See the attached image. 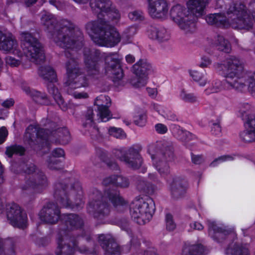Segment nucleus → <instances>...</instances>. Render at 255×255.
I'll list each match as a JSON object with an SVG mask.
<instances>
[{
    "label": "nucleus",
    "instance_id": "obj_1",
    "mask_svg": "<svg viewBox=\"0 0 255 255\" xmlns=\"http://www.w3.org/2000/svg\"><path fill=\"white\" fill-rule=\"evenodd\" d=\"M109 0H91V6L98 14L97 21L89 22L86 29L93 41L97 44L107 47H113L122 39L123 41H129L137 29L135 26L127 29L121 37L114 28L108 27L107 22L117 24L121 18L119 11L112 7Z\"/></svg>",
    "mask_w": 255,
    "mask_h": 255
},
{
    "label": "nucleus",
    "instance_id": "obj_2",
    "mask_svg": "<svg viewBox=\"0 0 255 255\" xmlns=\"http://www.w3.org/2000/svg\"><path fill=\"white\" fill-rule=\"evenodd\" d=\"M216 72L226 78L223 83L220 80L213 81L204 90L206 95L218 93L222 90L242 89L245 85L243 78V62L235 56H230L221 63L214 65Z\"/></svg>",
    "mask_w": 255,
    "mask_h": 255
},
{
    "label": "nucleus",
    "instance_id": "obj_3",
    "mask_svg": "<svg viewBox=\"0 0 255 255\" xmlns=\"http://www.w3.org/2000/svg\"><path fill=\"white\" fill-rule=\"evenodd\" d=\"M21 50L17 49V42L11 34L0 29V50L11 52L19 57L25 56L34 62H40L44 59L42 47L37 39L31 33L21 34Z\"/></svg>",
    "mask_w": 255,
    "mask_h": 255
},
{
    "label": "nucleus",
    "instance_id": "obj_4",
    "mask_svg": "<svg viewBox=\"0 0 255 255\" xmlns=\"http://www.w3.org/2000/svg\"><path fill=\"white\" fill-rule=\"evenodd\" d=\"M252 5L255 7V2ZM253 20L255 21V11L251 16L243 4L231 6L224 12L210 14L206 17L209 24L245 30L252 28Z\"/></svg>",
    "mask_w": 255,
    "mask_h": 255
},
{
    "label": "nucleus",
    "instance_id": "obj_5",
    "mask_svg": "<svg viewBox=\"0 0 255 255\" xmlns=\"http://www.w3.org/2000/svg\"><path fill=\"white\" fill-rule=\"evenodd\" d=\"M209 2V0H189L187 2V9L180 4L173 5L169 16L185 32H192L195 29L194 16L203 15Z\"/></svg>",
    "mask_w": 255,
    "mask_h": 255
},
{
    "label": "nucleus",
    "instance_id": "obj_6",
    "mask_svg": "<svg viewBox=\"0 0 255 255\" xmlns=\"http://www.w3.org/2000/svg\"><path fill=\"white\" fill-rule=\"evenodd\" d=\"M54 20L52 15L45 12L41 17V22L48 28L49 36L58 46L67 48H74L77 44L71 36L74 32V26L69 21H64L63 26L54 25Z\"/></svg>",
    "mask_w": 255,
    "mask_h": 255
},
{
    "label": "nucleus",
    "instance_id": "obj_7",
    "mask_svg": "<svg viewBox=\"0 0 255 255\" xmlns=\"http://www.w3.org/2000/svg\"><path fill=\"white\" fill-rule=\"evenodd\" d=\"M68 80L66 82L67 91L69 94L76 99H86L88 94L85 92L73 91V89L86 87L88 84V80L83 74L79 73V69L75 61L72 60L66 65Z\"/></svg>",
    "mask_w": 255,
    "mask_h": 255
},
{
    "label": "nucleus",
    "instance_id": "obj_8",
    "mask_svg": "<svg viewBox=\"0 0 255 255\" xmlns=\"http://www.w3.org/2000/svg\"><path fill=\"white\" fill-rule=\"evenodd\" d=\"M95 104L97 106V116L94 118L93 117V111L88 109L85 115V122L84 126L95 128L94 121L98 122H106L112 118V116L109 109L111 105L110 98L106 95L98 96L95 101Z\"/></svg>",
    "mask_w": 255,
    "mask_h": 255
},
{
    "label": "nucleus",
    "instance_id": "obj_9",
    "mask_svg": "<svg viewBox=\"0 0 255 255\" xmlns=\"http://www.w3.org/2000/svg\"><path fill=\"white\" fill-rule=\"evenodd\" d=\"M254 108L248 103L240 105L239 113L245 121V129L240 133L241 139L245 142L255 141V115Z\"/></svg>",
    "mask_w": 255,
    "mask_h": 255
},
{
    "label": "nucleus",
    "instance_id": "obj_10",
    "mask_svg": "<svg viewBox=\"0 0 255 255\" xmlns=\"http://www.w3.org/2000/svg\"><path fill=\"white\" fill-rule=\"evenodd\" d=\"M154 209V203L151 199H148L146 201L139 199L133 202L130 214L133 218L137 219L138 224H145L151 219Z\"/></svg>",
    "mask_w": 255,
    "mask_h": 255
},
{
    "label": "nucleus",
    "instance_id": "obj_11",
    "mask_svg": "<svg viewBox=\"0 0 255 255\" xmlns=\"http://www.w3.org/2000/svg\"><path fill=\"white\" fill-rule=\"evenodd\" d=\"M131 70L135 75L131 80V84L135 87L140 88L146 84L148 75L153 72L154 69L146 60L142 59L133 65Z\"/></svg>",
    "mask_w": 255,
    "mask_h": 255
},
{
    "label": "nucleus",
    "instance_id": "obj_12",
    "mask_svg": "<svg viewBox=\"0 0 255 255\" xmlns=\"http://www.w3.org/2000/svg\"><path fill=\"white\" fill-rule=\"evenodd\" d=\"M121 60V58L117 53L108 54L106 57L105 72L115 83L123 77V72L120 66Z\"/></svg>",
    "mask_w": 255,
    "mask_h": 255
},
{
    "label": "nucleus",
    "instance_id": "obj_13",
    "mask_svg": "<svg viewBox=\"0 0 255 255\" xmlns=\"http://www.w3.org/2000/svg\"><path fill=\"white\" fill-rule=\"evenodd\" d=\"M7 211V217L11 224L14 227L24 228L27 225V216L16 204H12Z\"/></svg>",
    "mask_w": 255,
    "mask_h": 255
},
{
    "label": "nucleus",
    "instance_id": "obj_14",
    "mask_svg": "<svg viewBox=\"0 0 255 255\" xmlns=\"http://www.w3.org/2000/svg\"><path fill=\"white\" fill-rule=\"evenodd\" d=\"M173 155V148L171 146L168 147L164 152V155L157 153L155 155H151V158L152 160L153 165L156 169L161 175L167 174L169 173V166L166 161L162 160L164 158L170 159Z\"/></svg>",
    "mask_w": 255,
    "mask_h": 255
},
{
    "label": "nucleus",
    "instance_id": "obj_15",
    "mask_svg": "<svg viewBox=\"0 0 255 255\" xmlns=\"http://www.w3.org/2000/svg\"><path fill=\"white\" fill-rule=\"evenodd\" d=\"M168 3L165 0H149L148 12L153 18L165 19L169 15Z\"/></svg>",
    "mask_w": 255,
    "mask_h": 255
},
{
    "label": "nucleus",
    "instance_id": "obj_16",
    "mask_svg": "<svg viewBox=\"0 0 255 255\" xmlns=\"http://www.w3.org/2000/svg\"><path fill=\"white\" fill-rule=\"evenodd\" d=\"M39 216L45 223L55 224L59 219L60 211L55 205L50 203L40 211Z\"/></svg>",
    "mask_w": 255,
    "mask_h": 255
},
{
    "label": "nucleus",
    "instance_id": "obj_17",
    "mask_svg": "<svg viewBox=\"0 0 255 255\" xmlns=\"http://www.w3.org/2000/svg\"><path fill=\"white\" fill-rule=\"evenodd\" d=\"M209 234L212 238L218 242L221 241L226 237L230 239L235 236L234 231L223 229L220 225L214 223L210 225Z\"/></svg>",
    "mask_w": 255,
    "mask_h": 255
},
{
    "label": "nucleus",
    "instance_id": "obj_18",
    "mask_svg": "<svg viewBox=\"0 0 255 255\" xmlns=\"http://www.w3.org/2000/svg\"><path fill=\"white\" fill-rule=\"evenodd\" d=\"M226 255H250L249 246L239 242L231 243L225 251Z\"/></svg>",
    "mask_w": 255,
    "mask_h": 255
},
{
    "label": "nucleus",
    "instance_id": "obj_19",
    "mask_svg": "<svg viewBox=\"0 0 255 255\" xmlns=\"http://www.w3.org/2000/svg\"><path fill=\"white\" fill-rule=\"evenodd\" d=\"M89 54H85V64L88 73L89 74H95L98 70L97 58L100 56V53L98 51L91 53Z\"/></svg>",
    "mask_w": 255,
    "mask_h": 255
},
{
    "label": "nucleus",
    "instance_id": "obj_20",
    "mask_svg": "<svg viewBox=\"0 0 255 255\" xmlns=\"http://www.w3.org/2000/svg\"><path fill=\"white\" fill-rule=\"evenodd\" d=\"M99 241L104 249L106 250L108 255H119L120 249L118 245L111 241L108 236L100 235Z\"/></svg>",
    "mask_w": 255,
    "mask_h": 255
},
{
    "label": "nucleus",
    "instance_id": "obj_21",
    "mask_svg": "<svg viewBox=\"0 0 255 255\" xmlns=\"http://www.w3.org/2000/svg\"><path fill=\"white\" fill-rule=\"evenodd\" d=\"M147 34L150 39L159 42L167 41L170 38L169 32L163 27H151L148 30Z\"/></svg>",
    "mask_w": 255,
    "mask_h": 255
},
{
    "label": "nucleus",
    "instance_id": "obj_22",
    "mask_svg": "<svg viewBox=\"0 0 255 255\" xmlns=\"http://www.w3.org/2000/svg\"><path fill=\"white\" fill-rule=\"evenodd\" d=\"M121 160L125 162L129 166L138 168L142 163V159L138 153L133 150H129L126 155L120 157Z\"/></svg>",
    "mask_w": 255,
    "mask_h": 255
},
{
    "label": "nucleus",
    "instance_id": "obj_23",
    "mask_svg": "<svg viewBox=\"0 0 255 255\" xmlns=\"http://www.w3.org/2000/svg\"><path fill=\"white\" fill-rule=\"evenodd\" d=\"M47 132L46 130L41 129L38 130L37 128L33 126H29L26 130L25 137L33 141L35 137L42 138L47 137Z\"/></svg>",
    "mask_w": 255,
    "mask_h": 255
},
{
    "label": "nucleus",
    "instance_id": "obj_24",
    "mask_svg": "<svg viewBox=\"0 0 255 255\" xmlns=\"http://www.w3.org/2000/svg\"><path fill=\"white\" fill-rule=\"evenodd\" d=\"M58 248L56 254L57 255H72L74 249L66 244L63 237L59 236L57 238Z\"/></svg>",
    "mask_w": 255,
    "mask_h": 255
},
{
    "label": "nucleus",
    "instance_id": "obj_25",
    "mask_svg": "<svg viewBox=\"0 0 255 255\" xmlns=\"http://www.w3.org/2000/svg\"><path fill=\"white\" fill-rule=\"evenodd\" d=\"M65 155L64 150L61 148H56L52 152V157L47 161V165L50 169H57L59 168V162L55 159L56 157H63Z\"/></svg>",
    "mask_w": 255,
    "mask_h": 255
},
{
    "label": "nucleus",
    "instance_id": "obj_26",
    "mask_svg": "<svg viewBox=\"0 0 255 255\" xmlns=\"http://www.w3.org/2000/svg\"><path fill=\"white\" fill-rule=\"evenodd\" d=\"M152 108L159 115L168 120L174 121L176 119V115L170 109L157 104H153Z\"/></svg>",
    "mask_w": 255,
    "mask_h": 255
},
{
    "label": "nucleus",
    "instance_id": "obj_27",
    "mask_svg": "<svg viewBox=\"0 0 255 255\" xmlns=\"http://www.w3.org/2000/svg\"><path fill=\"white\" fill-rule=\"evenodd\" d=\"M104 183L106 185L113 184L121 187H127L128 185L129 182L126 178L114 176L105 179Z\"/></svg>",
    "mask_w": 255,
    "mask_h": 255
},
{
    "label": "nucleus",
    "instance_id": "obj_28",
    "mask_svg": "<svg viewBox=\"0 0 255 255\" xmlns=\"http://www.w3.org/2000/svg\"><path fill=\"white\" fill-rule=\"evenodd\" d=\"M38 72L41 77L48 81L53 82L56 81V75L50 66L41 67Z\"/></svg>",
    "mask_w": 255,
    "mask_h": 255
},
{
    "label": "nucleus",
    "instance_id": "obj_29",
    "mask_svg": "<svg viewBox=\"0 0 255 255\" xmlns=\"http://www.w3.org/2000/svg\"><path fill=\"white\" fill-rule=\"evenodd\" d=\"M48 91L50 94H52L54 99L59 105L60 108L63 110L65 111L67 110L68 108L66 104H65L64 101L59 93L58 90L52 85H49L48 87Z\"/></svg>",
    "mask_w": 255,
    "mask_h": 255
},
{
    "label": "nucleus",
    "instance_id": "obj_30",
    "mask_svg": "<svg viewBox=\"0 0 255 255\" xmlns=\"http://www.w3.org/2000/svg\"><path fill=\"white\" fill-rule=\"evenodd\" d=\"M213 44L218 49L226 53L229 52L231 49L230 43L222 35H218L215 38Z\"/></svg>",
    "mask_w": 255,
    "mask_h": 255
},
{
    "label": "nucleus",
    "instance_id": "obj_31",
    "mask_svg": "<svg viewBox=\"0 0 255 255\" xmlns=\"http://www.w3.org/2000/svg\"><path fill=\"white\" fill-rule=\"evenodd\" d=\"M189 73L193 80L201 87L205 86L207 83V79L204 74L195 70H189Z\"/></svg>",
    "mask_w": 255,
    "mask_h": 255
},
{
    "label": "nucleus",
    "instance_id": "obj_32",
    "mask_svg": "<svg viewBox=\"0 0 255 255\" xmlns=\"http://www.w3.org/2000/svg\"><path fill=\"white\" fill-rule=\"evenodd\" d=\"M28 174L35 172L36 174V183L38 185L44 186L46 184V179L41 172L36 169L34 165H32L26 171Z\"/></svg>",
    "mask_w": 255,
    "mask_h": 255
},
{
    "label": "nucleus",
    "instance_id": "obj_33",
    "mask_svg": "<svg viewBox=\"0 0 255 255\" xmlns=\"http://www.w3.org/2000/svg\"><path fill=\"white\" fill-rule=\"evenodd\" d=\"M65 220L67 225L71 226V228H78L80 227L83 224L81 219L74 214H70L65 216Z\"/></svg>",
    "mask_w": 255,
    "mask_h": 255
},
{
    "label": "nucleus",
    "instance_id": "obj_34",
    "mask_svg": "<svg viewBox=\"0 0 255 255\" xmlns=\"http://www.w3.org/2000/svg\"><path fill=\"white\" fill-rule=\"evenodd\" d=\"M107 197L111 201V204L115 207L119 205H123L125 202L124 200L120 196L118 193L115 190H112V192H107Z\"/></svg>",
    "mask_w": 255,
    "mask_h": 255
},
{
    "label": "nucleus",
    "instance_id": "obj_35",
    "mask_svg": "<svg viewBox=\"0 0 255 255\" xmlns=\"http://www.w3.org/2000/svg\"><path fill=\"white\" fill-rule=\"evenodd\" d=\"M178 97L181 100L185 102L194 103L197 101V98L193 94L188 93L184 89H181L179 91Z\"/></svg>",
    "mask_w": 255,
    "mask_h": 255
},
{
    "label": "nucleus",
    "instance_id": "obj_36",
    "mask_svg": "<svg viewBox=\"0 0 255 255\" xmlns=\"http://www.w3.org/2000/svg\"><path fill=\"white\" fill-rule=\"evenodd\" d=\"M59 142L61 144H67L70 140L71 137L69 130L66 128H62L58 131Z\"/></svg>",
    "mask_w": 255,
    "mask_h": 255
},
{
    "label": "nucleus",
    "instance_id": "obj_37",
    "mask_svg": "<svg viewBox=\"0 0 255 255\" xmlns=\"http://www.w3.org/2000/svg\"><path fill=\"white\" fill-rule=\"evenodd\" d=\"M24 152V149L23 147L18 145H14L8 147L6 150V154L9 157L12 156L14 154L22 155Z\"/></svg>",
    "mask_w": 255,
    "mask_h": 255
},
{
    "label": "nucleus",
    "instance_id": "obj_38",
    "mask_svg": "<svg viewBox=\"0 0 255 255\" xmlns=\"http://www.w3.org/2000/svg\"><path fill=\"white\" fill-rule=\"evenodd\" d=\"M109 134L117 138H123L126 136L124 131L120 128L110 127L108 128Z\"/></svg>",
    "mask_w": 255,
    "mask_h": 255
},
{
    "label": "nucleus",
    "instance_id": "obj_39",
    "mask_svg": "<svg viewBox=\"0 0 255 255\" xmlns=\"http://www.w3.org/2000/svg\"><path fill=\"white\" fill-rule=\"evenodd\" d=\"M176 130H177L176 136L179 139L186 140L191 138V135L189 131L183 130L179 127H177Z\"/></svg>",
    "mask_w": 255,
    "mask_h": 255
},
{
    "label": "nucleus",
    "instance_id": "obj_40",
    "mask_svg": "<svg viewBox=\"0 0 255 255\" xmlns=\"http://www.w3.org/2000/svg\"><path fill=\"white\" fill-rule=\"evenodd\" d=\"M176 130H177L176 136L179 139L186 140L191 138V135L189 131L183 130L179 127H177Z\"/></svg>",
    "mask_w": 255,
    "mask_h": 255
},
{
    "label": "nucleus",
    "instance_id": "obj_41",
    "mask_svg": "<svg viewBox=\"0 0 255 255\" xmlns=\"http://www.w3.org/2000/svg\"><path fill=\"white\" fill-rule=\"evenodd\" d=\"M233 159V157L230 155H223L215 159L211 163V166L215 167L218 164L225 161H231Z\"/></svg>",
    "mask_w": 255,
    "mask_h": 255
},
{
    "label": "nucleus",
    "instance_id": "obj_42",
    "mask_svg": "<svg viewBox=\"0 0 255 255\" xmlns=\"http://www.w3.org/2000/svg\"><path fill=\"white\" fill-rule=\"evenodd\" d=\"M248 83L249 90L255 97V72L249 77Z\"/></svg>",
    "mask_w": 255,
    "mask_h": 255
},
{
    "label": "nucleus",
    "instance_id": "obj_43",
    "mask_svg": "<svg viewBox=\"0 0 255 255\" xmlns=\"http://www.w3.org/2000/svg\"><path fill=\"white\" fill-rule=\"evenodd\" d=\"M146 115L143 113H139L137 115H135L134 117V122L136 125L139 126H142L146 122Z\"/></svg>",
    "mask_w": 255,
    "mask_h": 255
},
{
    "label": "nucleus",
    "instance_id": "obj_44",
    "mask_svg": "<svg viewBox=\"0 0 255 255\" xmlns=\"http://www.w3.org/2000/svg\"><path fill=\"white\" fill-rule=\"evenodd\" d=\"M23 91L28 95L33 97H42L41 94L34 90H31L25 83H23Z\"/></svg>",
    "mask_w": 255,
    "mask_h": 255
},
{
    "label": "nucleus",
    "instance_id": "obj_45",
    "mask_svg": "<svg viewBox=\"0 0 255 255\" xmlns=\"http://www.w3.org/2000/svg\"><path fill=\"white\" fill-rule=\"evenodd\" d=\"M166 227L169 231H172L175 228V224L174 223L172 216L170 214H167L166 216Z\"/></svg>",
    "mask_w": 255,
    "mask_h": 255
},
{
    "label": "nucleus",
    "instance_id": "obj_46",
    "mask_svg": "<svg viewBox=\"0 0 255 255\" xmlns=\"http://www.w3.org/2000/svg\"><path fill=\"white\" fill-rule=\"evenodd\" d=\"M97 209L100 214L103 213V214H108L109 213V207L110 206V203L108 202L103 203L100 205L98 203L96 204Z\"/></svg>",
    "mask_w": 255,
    "mask_h": 255
},
{
    "label": "nucleus",
    "instance_id": "obj_47",
    "mask_svg": "<svg viewBox=\"0 0 255 255\" xmlns=\"http://www.w3.org/2000/svg\"><path fill=\"white\" fill-rule=\"evenodd\" d=\"M128 17L133 21L140 20L142 17V13L139 11L134 10L128 14Z\"/></svg>",
    "mask_w": 255,
    "mask_h": 255
},
{
    "label": "nucleus",
    "instance_id": "obj_48",
    "mask_svg": "<svg viewBox=\"0 0 255 255\" xmlns=\"http://www.w3.org/2000/svg\"><path fill=\"white\" fill-rule=\"evenodd\" d=\"M6 64L11 67H16L20 64V61L15 58L7 56L5 58Z\"/></svg>",
    "mask_w": 255,
    "mask_h": 255
},
{
    "label": "nucleus",
    "instance_id": "obj_49",
    "mask_svg": "<svg viewBox=\"0 0 255 255\" xmlns=\"http://www.w3.org/2000/svg\"><path fill=\"white\" fill-rule=\"evenodd\" d=\"M156 131L160 134H163L167 132V127L162 124H158L155 127Z\"/></svg>",
    "mask_w": 255,
    "mask_h": 255
},
{
    "label": "nucleus",
    "instance_id": "obj_50",
    "mask_svg": "<svg viewBox=\"0 0 255 255\" xmlns=\"http://www.w3.org/2000/svg\"><path fill=\"white\" fill-rule=\"evenodd\" d=\"M212 133L216 135H219L221 132V128L219 124H213L211 129Z\"/></svg>",
    "mask_w": 255,
    "mask_h": 255
},
{
    "label": "nucleus",
    "instance_id": "obj_51",
    "mask_svg": "<svg viewBox=\"0 0 255 255\" xmlns=\"http://www.w3.org/2000/svg\"><path fill=\"white\" fill-rule=\"evenodd\" d=\"M7 131L4 127L0 128V144L3 143L7 135Z\"/></svg>",
    "mask_w": 255,
    "mask_h": 255
},
{
    "label": "nucleus",
    "instance_id": "obj_52",
    "mask_svg": "<svg viewBox=\"0 0 255 255\" xmlns=\"http://www.w3.org/2000/svg\"><path fill=\"white\" fill-rule=\"evenodd\" d=\"M14 104V101L12 98H9L4 101L1 105L3 107L5 108H10L12 107Z\"/></svg>",
    "mask_w": 255,
    "mask_h": 255
},
{
    "label": "nucleus",
    "instance_id": "obj_53",
    "mask_svg": "<svg viewBox=\"0 0 255 255\" xmlns=\"http://www.w3.org/2000/svg\"><path fill=\"white\" fill-rule=\"evenodd\" d=\"M211 63V61L208 57H203L201 59V62L200 63L201 67H206L210 65Z\"/></svg>",
    "mask_w": 255,
    "mask_h": 255
},
{
    "label": "nucleus",
    "instance_id": "obj_54",
    "mask_svg": "<svg viewBox=\"0 0 255 255\" xmlns=\"http://www.w3.org/2000/svg\"><path fill=\"white\" fill-rule=\"evenodd\" d=\"M192 160L195 164H200L202 162L203 158L200 155H194L192 156Z\"/></svg>",
    "mask_w": 255,
    "mask_h": 255
},
{
    "label": "nucleus",
    "instance_id": "obj_55",
    "mask_svg": "<svg viewBox=\"0 0 255 255\" xmlns=\"http://www.w3.org/2000/svg\"><path fill=\"white\" fill-rule=\"evenodd\" d=\"M191 228L195 230H201L203 228V226L200 223L194 222L190 224Z\"/></svg>",
    "mask_w": 255,
    "mask_h": 255
},
{
    "label": "nucleus",
    "instance_id": "obj_56",
    "mask_svg": "<svg viewBox=\"0 0 255 255\" xmlns=\"http://www.w3.org/2000/svg\"><path fill=\"white\" fill-rule=\"evenodd\" d=\"M59 203H61L62 206L65 207H68L69 206H71L70 204L68 203V199L67 197H62L60 201H59Z\"/></svg>",
    "mask_w": 255,
    "mask_h": 255
},
{
    "label": "nucleus",
    "instance_id": "obj_57",
    "mask_svg": "<svg viewBox=\"0 0 255 255\" xmlns=\"http://www.w3.org/2000/svg\"><path fill=\"white\" fill-rule=\"evenodd\" d=\"M147 92L149 94V95L154 98L157 95V90L156 89L154 88H148L147 89Z\"/></svg>",
    "mask_w": 255,
    "mask_h": 255
},
{
    "label": "nucleus",
    "instance_id": "obj_58",
    "mask_svg": "<svg viewBox=\"0 0 255 255\" xmlns=\"http://www.w3.org/2000/svg\"><path fill=\"white\" fill-rule=\"evenodd\" d=\"M126 60L128 63L130 64L134 61L135 58L132 55L129 54L126 56Z\"/></svg>",
    "mask_w": 255,
    "mask_h": 255
},
{
    "label": "nucleus",
    "instance_id": "obj_59",
    "mask_svg": "<svg viewBox=\"0 0 255 255\" xmlns=\"http://www.w3.org/2000/svg\"><path fill=\"white\" fill-rule=\"evenodd\" d=\"M196 249L197 250V251H196V254H190V255H199V254H201L202 253V251L203 249V247L200 245L196 247Z\"/></svg>",
    "mask_w": 255,
    "mask_h": 255
},
{
    "label": "nucleus",
    "instance_id": "obj_60",
    "mask_svg": "<svg viewBox=\"0 0 255 255\" xmlns=\"http://www.w3.org/2000/svg\"><path fill=\"white\" fill-rule=\"evenodd\" d=\"M37 0H24L25 4L29 6L32 4L34 3Z\"/></svg>",
    "mask_w": 255,
    "mask_h": 255
},
{
    "label": "nucleus",
    "instance_id": "obj_61",
    "mask_svg": "<svg viewBox=\"0 0 255 255\" xmlns=\"http://www.w3.org/2000/svg\"><path fill=\"white\" fill-rule=\"evenodd\" d=\"M49 2L51 4L54 5L58 9H60L58 5L59 4L58 2L53 0H51Z\"/></svg>",
    "mask_w": 255,
    "mask_h": 255
},
{
    "label": "nucleus",
    "instance_id": "obj_62",
    "mask_svg": "<svg viewBox=\"0 0 255 255\" xmlns=\"http://www.w3.org/2000/svg\"><path fill=\"white\" fill-rule=\"evenodd\" d=\"M107 192H109V193H110V192H112V190H111H111H110H110H107V191H106V192H105V195H104V196L103 198H104V200H107V202H108V200H109V202H110V203H111V201H110V200H109V199L108 198V197H107Z\"/></svg>",
    "mask_w": 255,
    "mask_h": 255
},
{
    "label": "nucleus",
    "instance_id": "obj_63",
    "mask_svg": "<svg viewBox=\"0 0 255 255\" xmlns=\"http://www.w3.org/2000/svg\"><path fill=\"white\" fill-rule=\"evenodd\" d=\"M223 1V0H217V4H219V5H220V3L222 2ZM221 7V5L217 6V8H220Z\"/></svg>",
    "mask_w": 255,
    "mask_h": 255
},
{
    "label": "nucleus",
    "instance_id": "obj_64",
    "mask_svg": "<svg viewBox=\"0 0 255 255\" xmlns=\"http://www.w3.org/2000/svg\"><path fill=\"white\" fill-rule=\"evenodd\" d=\"M149 177L152 180H154L155 178V176L154 174H150Z\"/></svg>",
    "mask_w": 255,
    "mask_h": 255
}]
</instances>
